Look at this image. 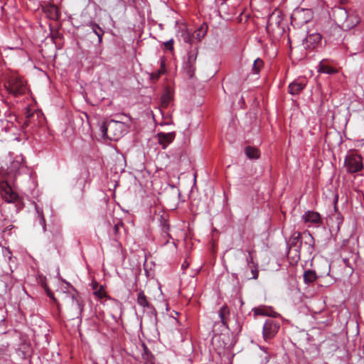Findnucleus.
<instances>
[{
    "instance_id": "1",
    "label": "nucleus",
    "mask_w": 364,
    "mask_h": 364,
    "mask_svg": "<svg viewBox=\"0 0 364 364\" xmlns=\"http://www.w3.org/2000/svg\"><path fill=\"white\" fill-rule=\"evenodd\" d=\"M5 87L8 93L14 97L26 95L29 91L26 81L16 74L8 77Z\"/></svg>"
},
{
    "instance_id": "2",
    "label": "nucleus",
    "mask_w": 364,
    "mask_h": 364,
    "mask_svg": "<svg viewBox=\"0 0 364 364\" xmlns=\"http://www.w3.org/2000/svg\"><path fill=\"white\" fill-rule=\"evenodd\" d=\"M125 124L123 122L110 120L107 124H104L101 127V132L103 136L110 140L117 141L124 134Z\"/></svg>"
},
{
    "instance_id": "3",
    "label": "nucleus",
    "mask_w": 364,
    "mask_h": 364,
    "mask_svg": "<svg viewBox=\"0 0 364 364\" xmlns=\"http://www.w3.org/2000/svg\"><path fill=\"white\" fill-rule=\"evenodd\" d=\"M344 166L348 173L361 171L364 168L362 156L355 153H348L345 158Z\"/></svg>"
},
{
    "instance_id": "4",
    "label": "nucleus",
    "mask_w": 364,
    "mask_h": 364,
    "mask_svg": "<svg viewBox=\"0 0 364 364\" xmlns=\"http://www.w3.org/2000/svg\"><path fill=\"white\" fill-rule=\"evenodd\" d=\"M321 34L309 30L307 31L306 37L302 40V46L305 50L312 51L321 46Z\"/></svg>"
},
{
    "instance_id": "5",
    "label": "nucleus",
    "mask_w": 364,
    "mask_h": 364,
    "mask_svg": "<svg viewBox=\"0 0 364 364\" xmlns=\"http://www.w3.org/2000/svg\"><path fill=\"white\" fill-rule=\"evenodd\" d=\"M65 303L68 305V310L72 319L79 317L83 310L84 305L80 300L74 295H65Z\"/></svg>"
},
{
    "instance_id": "6",
    "label": "nucleus",
    "mask_w": 364,
    "mask_h": 364,
    "mask_svg": "<svg viewBox=\"0 0 364 364\" xmlns=\"http://www.w3.org/2000/svg\"><path fill=\"white\" fill-rule=\"evenodd\" d=\"M280 328L279 323L272 318L266 320L263 326L262 334L265 341L273 338Z\"/></svg>"
},
{
    "instance_id": "7",
    "label": "nucleus",
    "mask_w": 364,
    "mask_h": 364,
    "mask_svg": "<svg viewBox=\"0 0 364 364\" xmlns=\"http://www.w3.org/2000/svg\"><path fill=\"white\" fill-rule=\"evenodd\" d=\"M198 48L197 46L192 47L187 54V60L185 62L184 68L190 77H192L196 70V62L198 57Z\"/></svg>"
},
{
    "instance_id": "8",
    "label": "nucleus",
    "mask_w": 364,
    "mask_h": 364,
    "mask_svg": "<svg viewBox=\"0 0 364 364\" xmlns=\"http://www.w3.org/2000/svg\"><path fill=\"white\" fill-rule=\"evenodd\" d=\"M338 14L344 19L342 26L347 29H350L357 26L360 22L359 16L355 14H348V11L343 9H338Z\"/></svg>"
},
{
    "instance_id": "9",
    "label": "nucleus",
    "mask_w": 364,
    "mask_h": 364,
    "mask_svg": "<svg viewBox=\"0 0 364 364\" xmlns=\"http://www.w3.org/2000/svg\"><path fill=\"white\" fill-rule=\"evenodd\" d=\"M137 304L143 308L144 312H146L150 317H156V311L153 305L149 301L147 296L143 291H139L136 298Z\"/></svg>"
},
{
    "instance_id": "10",
    "label": "nucleus",
    "mask_w": 364,
    "mask_h": 364,
    "mask_svg": "<svg viewBox=\"0 0 364 364\" xmlns=\"http://www.w3.org/2000/svg\"><path fill=\"white\" fill-rule=\"evenodd\" d=\"M301 218L305 223L309 224V227H319L322 224V218L318 212L307 210Z\"/></svg>"
},
{
    "instance_id": "11",
    "label": "nucleus",
    "mask_w": 364,
    "mask_h": 364,
    "mask_svg": "<svg viewBox=\"0 0 364 364\" xmlns=\"http://www.w3.org/2000/svg\"><path fill=\"white\" fill-rule=\"evenodd\" d=\"M27 169L24 159L22 157H17L11 162L8 167L9 173H13L14 176L20 175L24 173Z\"/></svg>"
},
{
    "instance_id": "12",
    "label": "nucleus",
    "mask_w": 364,
    "mask_h": 364,
    "mask_svg": "<svg viewBox=\"0 0 364 364\" xmlns=\"http://www.w3.org/2000/svg\"><path fill=\"white\" fill-rule=\"evenodd\" d=\"M176 137V133L174 132H159L156 135V138H157L159 144L161 146L163 149H165L173 141Z\"/></svg>"
},
{
    "instance_id": "13",
    "label": "nucleus",
    "mask_w": 364,
    "mask_h": 364,
    "mask_svg": "<svg viewBox=\"0 0 364 364\" xmlns=\"http://www.w3.org/2000/svg\"><path fill=\"white\" fill-rule=\"evenodd\" d=\"M307 80L304 77L296 79L289 85V92L292 95H299L306 86Z\"/></svg>"
},
{
    "instance_id": "14",
    "label": "nucleus",
    "mask_w": 364,
    "mask_h": 364,
    "mask_svg": "<svg viewBox=\"0 0 364 364\" xmlns=\"http://www.w3.org/2000/svg\"><path fill=\"white\" fill-rule=\"evenodd\" d=\"M2 197L8 203H13L17 200L18 196L13 191L11 186L7 185L6 188L2 191Z\"/></svg>"
},
{
    "instance_id": "15",
    "label": "nucleus",
    "mask_w": 364,
    "mask_h": 364,
    "mask_svg": "<svg viewBox=\"0 0 364 364\" xmlns=\"http://www.w3.org/2000/svg\"><path fill=\"white\" fill-rule=\"evenodd\" d=\"M327 59H323L321 61H320L318 68L317 71L320 73H326L328 75H333L337 73V70L330 65H328L327 63Z\"/></svg>"
},
{
    "instance_id": "16",
    "label": "nucleus",
    "mask_w": 364,
    "mask_h": 364,
    "mask_svg": "<svg viewBox=\"0 0 364 364\" xmlns=\"http://www.w3.org/2000/svg\"><path fill=\"white\" fill-rule=\"evenodd\" d=\"M177 36L185 43H192L191 32L187 28L186 25L180 26Z\"/></svg>"
},
{
    "instance_id": "17",
    "label": "nucleus",
    "mask_w": 364,
    "mask_h": 364,
    "mask_svg": "<svg viewBox=\"0 0 364 364\" xmlns=\"http://www.w3.org/2000/svg\"><path fill=\"white\" fill-rule=\"evenodd\" d=\"M244 251L247 254L246 257L247 264H253L254 262H257L255 245L253 242H250Z\"/></svg>"
},
{
    "instance_id": "18",
    "label": "nucleus",
    "mask_w": 364,
    "mask_h": 364,
    "mask_svg": "<svg viewBox=\"0 0 364 364\" xmlns=\"http://www.w3.org/2000/svg\"><path fill=\"white\" fill-rule=\"evenodd\" d=\"M301 244V233L297 231L294 232L289 240L290 247L294 248L295 250L299 252L300 251Z\"/></svg>"
},
{
    "instance_id": "19",
    "label": "nucleus",
    "mask_w": 364,
    "mask_h": 364,
    "mask_svg": "<svg viewBox=\"0 0 364 364\" xmlns=\"http://www.w3.org/2000/svg\"><path fill=\"white\" fill-rule=\"evenodd\" d=\"M218 316L221 321V325L224 326L225 328H228V321L230 317V310L229 308L225 305L223 306L219 311H218Z\"/></svg>"
},
{
    "instance_id": "20",
    "label": "nucleus",
    "mask_w": 364,
    "mask_h": 364,
    "mask_svg": "<svg viewBox=\"0 0 364 364\" xmlns=\"http://www.w3.org/2000/svg\"><path fill=\"white\" fill-rule=\"evenodd\" d=\"M280 23L279 16H275L274 14L269 16L266 29L268 33L272 32L274 30V27H279Z\"/></svg>"
},
{
    "instance_id": "21",
    "label": "nucleus",
    "mask_w": 364,
    "mask_h": 364,
    "mask_svg": "<svg viewBox=\"0 0 364 364\" xmlns=\"http://www.w3.org/2000/svg\"><path fill=\"white\" fill-rule=\"evenodd\" d=\"M338 196L336 195L334 200V210L336 214L333 215L335 222L336 223L337 230H339L341 225L343 223V217L340 212L338 210L337 203H338Z\"/></svg>"
},
{
    "instance_id": "22",
    "label": "nucleus",
    "mask_w": 364,
    "mask_h": 364,
    "mask_svg": "<svg viewBox=\"0 0 364 364\" xmlns=\"http://www.w3.org/2000/svg\"><path fill=\"white\" fill-rule=\"evenodd\" d=\"M254 315L256 316H272L273 312L272 308H269L264 306H259L252 309Z\"/></svg>"
},
{
    "instance_id": "23",
    "label": "nucleus",
    "mask_w": 364,
    "mask_h": 364,
    "mask_svg": "<svg viewBox=\"0 0 364 364\" xmlns=\"http://www.w3.org/2000/svg\"><path fill=\"white\" fill-rule=\"evenodd\" d=\"M245 152L247 156L250 159H257L260 156L259 151L253 146H247L245 149Z\"/></svg>"
},
{
    "instance_id": "24",
    "label": "nucleus",
    "mask_w": 364,
    "mask_h": 364,
    "mask_svg": "<svg viewBox=\"0 0 364 364\" xmlns=\"http://www.w3.org/2000/svg\"><path fill=\"white\" fill-rule=\"evenodd\" d=\"M142 347L144 350V352L142 353V358L144 360L145 364H154V356L149 351L146 346L143 343Z\"/></svg>"
},
{
    "instance_id": "25",
    "label": "nucleus",
    "mask_w": 364,
    "mask_h": 364,
    "mask_svg": "<svg viewBox=\"0 0 364 364\" xmlns=\"http://www.w3.org/2000/svg\"><path fill=\"white\" fill-rule=\"evenodd\" d=\"M92 32L97 36L98 43H100L102 41V36L105 33L103 29L97 23H91L90 26Z\"/></svg>"
},
{
    "instance_id": "26",
    "label": "nucleus",
    "mask_w": 364,
    "mask_h": 364,
    "mask_svg": "<svg viewBox=\"0 0 364 364\" xmlns=\"http://www.w3.org/2000/svg\"><path fill=\"white\" fill-rule=\"evenodd\" d=\"M35 117H36L37 118L41 117L42 119L43 118V114L41 112H32L31 114H30L29 112H28V113L26 114V123L28 125V124H32L33 126H36V124L33 122Z\"/></svg>"
},
{
    "instance_id": "27",
    "label": "nucleus",
    "mask_w": 364,
    "mask_h": 364,
    "mask_svg": "<svg viewBox=\"0 0 364 364\" xmlns=\"http://www.w3.org/2000/svg\"><path fill=\"white\" fill-rule=\"evenodd\" d=\"M247 267L251 270L252 277L249 279H257L259 277V265L257 262H254L253 264H247Z\"/></svg>"
},
{
    "instance_id": "28",
    "label": "nucleus",
    "mask_w": 364,
    "mask_h": 364,
    "mask_svg": "<svg viewBox=\"0 0 364 364\" xmlns=\"http://www.w3.org/2000/svg\"><path fill=\"white\" fill-rule=\"evenodd\" d=\"M264 62L259 58H257L255 60L253 65H252V73L253 74L258 75L260 70L263 68Z\"/></svg>"
},
{
    "instance_id": "29",
    "label": "nucleus",
    "mask_w": 364,
    "mask_h": 364,
    "mask_svg": "<svg viewBox=\"0 0 364 364\" xmlns=\"http://www.w3.org/2000/svg\"><path fill=\"white\" fill-rule=\"evenodd\" d=\"M316 279V273L311 270H307L304 272V280L306 283H311Z\"/></svg>"
},
{
    "instance_id": "30",
    "label": "nucleus",
    "mask_w": 364,
    "mask_h": 364,
    "mask_svg": "<svg viewBox=\"0 0 364 364\" xmlns=\"http://www.w3.org/2000/svg\"><path fill=\"white\" fill-rule=\"evenodd\" d=\"M44 288H45V290H46V291L47 293L48 296L49 298H50L51 299H53L54 303L56 304L58 313L60 314V311H61V307H60V305L59 302L54 297L53 293L46 287V285H45Z\"/></svg>"
},
{
    "instance_id": "31",
    "label": "nucleus",
    "mask_w": 364,
    "mask_h": 364,
    "mask_svg": "<svg viewBox=\"0 0 364 364\" xmlns=\"http://www.w3.org/2000/svg\"><path fill=\"white\" fill-rule=\"evenodd\" d=\"M304 237L306 238V240L305 241L306 245H309V247L312 249L314 246V239L313 236L311 235V233L309 231L304 232Z\"/></svg>"
},
{
    "instance_id": "32",
    "label": "nucleus",
    "mask_w": 364,
    "mask_h": 364,
    "mask_svg": "<svg viewBox=\"0 0 364 364\" xmlns=\"http://www.w3.org/2000/svg\"><path fill=\"white\" fill-rule=\"evenodd\" d=\"M171 102V96L168 92L163 94L161 98V104L164 107H168Z\"/></svg>"
},
{
    "instance_id": "33",
    "label": "nucleus",
    "mask_w": 364,
    "mask_h": 364,
    "mask_svg": "<svg viewBox=\"0 0 364 364\" xmlns=\"http://www.w3.org/2000/svg\"><path fill=\"white\" fill-rule=\"evenodd\" d=\"M164 48L166 50L172 51L173 50V40L171 38L164 43Z\"/></svg>"
},
{
    "instance_id": "34",
    "label": "nucleus",
    "mask_w": 364,
    "mask_h": 364,
    "mask_svg": "<svg viewBox=\"0 0 364 364\" xmlns=\"http://www.w3.org/2000/svg\"><path fill=\"white\" fill-rule=\"evenodd\" d=\"M161 73H162V70H156L155 72L151 73V75H150L151 79L154 80H158L159 78V77L161 76Z\"/></svg>"
},
{
    "instance_id": "35",
    "label": "nucleus",
    "mask_w": 364,
    "mask_h": 364,
    "mask_svg": "<svg viewBox=\"0 0 364 364\" xmlns=\"http://www.w3.org/2000/svg\"><path fill=\"white\" fill-rule=\"evenodd\" d=\"M95 294L99 298H103L105 296V291L101 287L99 290L95 292Z\"/></svg>"
},
{
    "instance_id": "36",
    "label": "nucleus",
    "mask_w": 364,
    "mask_h": 364,
    "mask_svg": "<svg viewBox=\"0 0 364 364\" xmlns=\"http://www.w3.org/2000/svg\"><path fill=\"white\" fill-rule=\"evenodd\" d=\"M168 230H169L168 225L166 223H164L163 226H162V232H163L164 234L166 235V236L169 237L170 235H169V234L168 232Z\"/></svg>"
},
{
    "instance_id": "37",
    "label": "nucleus",
    "mask_w": 364,
    "mask_h": 364,
    "mask_svg": "<svg viewBox=\"0 0 364 364\" xmlns=\"http://www.w3.org/2000/svg\"><path fill=\"white\" fill-rule=\"evenodd\" d=\"M205 34V31H203L202 29L198 30V33H197V38L198 41H200L202 38L204 37Z\"/></svg>"
},
{
    "instance_id": "38",
    "label": "nucleus",
    "mask_w": 364,
    "mask_h": 364,
    "mask_svg": "<svg viewBox=\"0 0 364 364\" xmlns=\"http://www.w3.org/2000/svg\"><path fill=\"white\" fill-rule=\"evenodd\" d=\"M343 261L346 267H350L351 269H353V267L351 266L349 259L348 258H343Z\"/></svg>"
},
{
    "instance_id": "39",
    "label": "nucleus",
    "mask_w": 364,
    "mask_h": 364,
    "mask_svg": "<svg viewBox=\"0 0 364 364\" xmlns=\"http://www.w3.org/2000/svg\"><path fill=\"white\" fill-rule=\"evenodd\" d=\"M186 267H187V265H186V264H185V263H183V264H182V267H183V268Z\"/></svg>"
},
{
    "instance_id": "40",
    "label": "nucleus",
    "mask_w": 364,
    "mask_h": 364,
    "mask_svg": "<svg viewBox=\"0 0 364 364\" xmlns=\"http://www.w3.org/2000/svg\"><path fill=\"white\" fill-rule=\"evenodd\" d=\"M228 0H223V3L222 4H225Z\"/></svg>"
}]
</instances>
